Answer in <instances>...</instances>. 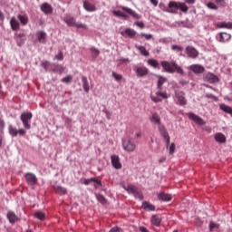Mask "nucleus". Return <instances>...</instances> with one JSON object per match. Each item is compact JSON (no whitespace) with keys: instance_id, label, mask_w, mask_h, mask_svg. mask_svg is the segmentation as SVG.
Instances as JSON below:
<instances>
[{"instance_id":"obj_1","label":"nucleus","mask_w":232,"mask_h":232,"mask_svg":"<svg viewBox=\"0 0 232 232\" xmlns=\"http://www.w3.org/2000/svg\"><path fill=\"white\" fill-rule=\"evenodd\" d=\"M161 66L167 73H175L177 72V73L184 75V70L177 64V62H170L169 63V62L163 61L161 62Z\"/></svg>"},{"instance_id":"obj_2","label":"nucleus","mask_w":232,"mask_h":232,"mask_svg":"<svg viewBox=\"0 0 232 232\" xmlns=\"http://www.w3.org/2000/svg\"><path fill=\"white\" fill-rule=\"evenodd\" d=\"M42 68L45 72H53V73H59L60 75L63 73L64 72V66L61 64L52 63L48 61L41 62Z\"/></svg>"},{"instance_id":"obj_3","label":"nucleus","mask_w":232,"mask_h":232,"mask_svg":"<svg viewBox=\"0 0 232 232\" xmlns=\"http://www.w3.org/2000/svg\"><path fill=\"white\" fill-rule=\"evenodd\" d=\"M33 117L34 115L32 114V112H23L21 114L20 119L25 130H30L32 128V125H30V121H32Z\"/></svg>"},{"instance_id":"obj_4","label":"nucleus","mask_w":232,"mask_h":232,"mask_svg":"<svg viewBox=\"0 0 232 232\" xmlns=\"http://www.w3.org/2000/svg\"><path fill=\"white\" fill-rule=\"evenodd\" d=\"M126 191L129 193H131L136 198H140V200H144V196H142V193L139 191V188L135 187L134 185H128L127 188H125Z\"/></svg>"},{"instance_id":"obj_5","label":"nucleus","mask_w":232,"mask_h":232,"mask_svg":"<svg viewBox=\"0 0 232 232\" xmlns=\"http://www.w3.org/2000/svg\"><path fill=\"white\" fill-rule=\"evenodd\" d=\"M8 131L11 137H16L17 135H20V137H24L26 135V130L24 129H19L17 130V129L12 125H9Z\"/></svg>"},{"instance_id":"obj_6","label":"nucleus","mask_w":232,"mask_h":232,"mask_svg":"<svg viewBox=\"0 0 232 232\" xmlns=\"http://www.w3.org/2000/svg\"><path fill=\"white\" fill-rule=\"evenodd\" d=\"M159 131L161 135V137H163L167 148H169V142L171 140V138L169 137V133H168V130H166V127H164V125H161L159 127Z\"/></svg>"},{"instance_id":"obj_7","label":"nucleus","mask_w":232,"mask_h":232,"mask_svg":"<svg viewBox=\"0 0 232 232\" xmlns=\"http://www.w3.org/2000/svg\"><path fill=\"white\" fill-rule=\"evenodd\" d=\"M188 117L190 121H193L198 126H206V121L202 118H200V116L193 112H188Z\"/></svg>"},{"instance_id":"obj_8","label":"nucleus","mask_w":232,"mask_h":232,"mask_svg":"<svg viewBox=\"0 0 232 232\" xmlns=\"http://www.w3.org/2000/svg\"><path fill=\"white\" fill-rule=\"evenodd\" d=\"M185 52L189 59H197L198 57V51L191 45H188Z\"/></svg>"},{"instance_id":"obj_9","label":"nucleus","mask_w":232,"mask_h":232,"mask_svg":"<svg viewBox=\"0 0 232 232\" xmlns=\"http://www.w3.org/2000/svg\"><path fill=\"white\" fill-rule=\"evenodd\" d=\"M122 147H123V150H125V151H129V152H131V151H135V144L133 142H131L130 140H122Z\"/></svg>"},{"instance_id":"obj_10","label":"nucleus","mask_w":232,"mask_h":232,"mask_svg":"<svg viewBox=\"0 0 232 232\" xmlns=\"http://www.w3.org/2000/svg\"><path fill=\"white\" fill-rule=\"evenodd\" d=\"M24 178L29 186H35V184H37V177L35 174L28 172L24 175Z\"/></svg>"},{"instance_id":"obj_11","label":"nucleus","mask_w":232,"mask_h":232,"mask_svg":"<svg viewBox=\"0 0 232 232\" xmlns=\"http://www.w3.org/2000/svg\"><path fill=\"white\" fill-rule=\"evenodd\" d=\"M112 168L115 169H122V164L121 163V159L117 155L111 156Z\"/></svg>"},{"instance_id":"obj_12","label":"nucleus","mask_w":232,"mask_h":232,"mask_svg":"<svg viewBox=\"0 0 232 232\" xmlns=\"http://www.w3.org/2000/svg\"><path fill=\"white\" fill-rule=\"evenodd\" d=\"M184 95H186V92L182 91L178 93L176 92V98L178 99L179 106H186V104H188V100H186V97H184Z\"/></svg>"},{"instance_id":"obj_13","label":"nucleus","mask_w":232,"mask_h":232,"mask_svg":"<svg viewBox=\"0 0 232 232\" xmlns=\"http://www.w3.org/2000/svg\"><path fill=\"white\" fill-rule=\"evenodd\" d=\"M134 72H136L137 77H146L150 73V70L146 67H135Z\"/></svg>"},{"instance_id":"obj_14","label":"nucleus","mask_w":232,"mask_h":232,"mask_svg":"<svg viewBox=\"0 0 232 232\" xmlns=\"http://www.w3.org/2000/svg\"><path fill=\"white\" fill-rule=\"evenodd\" d=\"M121 10H123V12H126L127 14H129V15H131V17H133V19H141L142 15L137 14L135 11H133L132 9L126 7V6H122Z\"/></svg>"},{"instance_id":"obj_15","label":"nucleus","mask_w":232,"mask_h":232,"mask_svg":"<svg viewBox=\"0 0 232 232\" xmlns=\"http://www.w3.org/2000/svg\"><path fill=\"white\" fill-rule=\"evenodd\" d=\"M7 218L10 222V224H14L16 222H19L20 218L19 217H17V215H15V212L9 210L7 212Z\"/></svg>"},{"instance_id":"obj_16","label":"nucleus","mask_w":232,"mask_h":232,"mask_svg":"<svg viewBox=\"0 0 232 232\" xmlns=\"http://www.w3.org/2000/svg\"><path fill=\"white\" fill-rule=\"evenodd\" d=\"M179 2L170 1L169 3V14H178Z\"/></svg>"},{"instance_id":"obj_17","label":"nucleus","mask_w":232,"mask_h":232,"mask_svg":"<svg viewBox=\"0 0 232 232\" xmlns=\"http://www.w3.org/2000/svg\"><path fill=\"white\" fill-rule=\"evenodd\" d=\"M121 35L123 37H130V39H133V37H135V35H137V32H135V30L131 29V28H127L124 31L121 32Z\"/></svg>"},{"instance_id":"obj_18","label":"nucleus","mask_w":232,"mask_h":232,"mask_svg":"<svg viewBox=\"0 0 232 232\" xmlns=\"http://www.w3.org/2000/svg\"><path fill=\"white\" fill-rule=\"evenodd\" d=\"M205 79L208 82H209L210 84H214L215 82H218L219 79L218 76L208 72L206 76Z\"/></svg>"},{"instance_id":"obj_19","label":"nucleus","mask_w":232,"mask_h":232,"mask_svg":"<svg viewBox=\"0 0 232 232\" xmlns=\"http://www.w3.org/2000/svg\"><path fill=\"white\" fill-rule=\"evenodd\" d=\"M41 10L42 12H44V14H53V7H52L48 3H44L41 5Z\"/></svg>"},{"instance_id":"obj_20","label":"nucleus","mask_w":232,"mask_h":232,"mask_svg":"<svg viewBox=\"0 0 232 232\" xmlns=\"http://www.w3.org/2000/svg\"><path fill=\"white\" fill-rule=\"evenodd\" d=\"M190 70L194 73H204V72H206V69L204 68V66L199 64L191 65Z\"/></svg>"},{"instance_id":"obj_21","label":"nucleus","mask_w":232,"mask_h":232,"mask_svg":"<svg viewBox=\"0 0 232 232\" xmlns=\"http://www.w3.org/2000/svg\"><path fill=\"white\" fill-rule=\"evenodd\" d=\"M10 25H11L13 32H17V30H19L21 28V24H19L17 19H15V17L11 18Z\"/></svg>"},{"instance_id":"obj_22","label":"nucleus","mask_w":232,"mask_h":232,"mask_svg":"<svg viewBox=\"0 0 232 232\" xmlns=\"http://www.w3.org/2000/svg\"><path fill=\"white\" fill-rule=\"evenodd\" d=\"M83 8L87 11V12H95V10H97V7L91 4L90 2L84 0L83 1Z\"/></svg>"},{"instance_id":"obj_23","label":"nucleus","mask_w":232,"mask_h":232,"mask_svg":"<svg viewBox=\"0 0 232 232\" xmlns=\"http://www.w3.org/2000/svg\"><path fill=\"white\" fill-rule=\"evenodd\" d=\"M231 40V34L227 33H219V43H227Z\"/></svg>"},{"instance_id":"obj_24","label":"nucleus","mask_w":232,"mask_h":232,"mask_svg":"<svg viewBox=\"0 0 232 232\" xmlns=\"http://www.w3.org/2000/svg\"><path fill=\"white\" fill-rule=\"evenodd\" d=\"M158 200H161V202H169V200H171V195L161 192L158 194Z\"/></svg>"},{"instance_id":"obj_25","label":"nucleus","mask_w":232,"mask_h":232,"mask_svg":"<svg viewBox=\"0 0 232 232\" xmlns=\"http://www.w3.org/2000/svg\"><path fill=\"white\" fill-rule=\"evenodd\" d=\"M156 77H158V83H157V88L158 90H162V85L164 84V82H168V78L161 76V75H156Z\"/></svg>"},{"instance_id":"obj_26","label":"nucleus","mask_w":232,"mask_h":232,"mask_svg":"<svg viewBox=\"0 0 232 232\" xmlns=\"http://www.w3.org/2000/svg\"><path fill=\"white\" fill-rule=\"evenodd\" d=\"M36 35L38 41L42 43V44H44V43H46V34L44 33V31H38L36 33Z\"/></svg>"},{"instance_id":"obj_27","label":"nucleus","mask_w":232,"mask_h":232,"mask_svg":"<svg viewBox=\"0 0 232 232\" xmlns=\"http://www.w3.org/2000/svg\"><path fill=\"white\" fill-rule=\"evenodd\" d=\"M82 88L85 93L90 92V83L88 82V78L86 76H82Z\"/></svg>"},{"instance_id":"obj_28","label":"nucleus","mask_w":232,"mask_h":232,"mask_svg":"<svg viewBox=\"0 0 232 232\" xmlns=\"http://www.w3.org/2000/svg\"><path fill=\"white\" fill-rule=\"evenodd\" d=\"M215 140L219 144H226V136L220 132L215 134Z\"/></svg>"},{"instance_id":"obj_29","label":"nucleus","mask_w":232,"mask_h":232,"mask_svg":"<svg viewBox=\"0 0 232 232\" xmlns=\"http://www.w3.org/2000/svg\"><path fill=\"white\" fill-rule=\"evenodd\" d=\"M142 208L145 211H155V205H153L148 201H144L142 203Z\"/></svg>"},{"instance_id":"obj_30","label":"nucleus","mask_w":232,"mask_h":232,"mask_svg":"<svg viewBox=\"0 0 232 232\" xmlns=\"http://www.w3.org/2000/svg\"><path fill=\"white\" fill-rule=\"evenodd\" d=\"M53 189L58 195H66L68 193V190L62 186H53Z\"/></svg>"},{"instance_id":"obj_31","label":"nucleus","mask_w":232,"mask_h":232,"mask_svg":"<svg viewBox=\"0 0 232 232\" xmlns=\"http://www.w3.org/2000/svg\"><path fill=\"white\" fill-rule=\"evenodd\" d=\"M160 222H162V218L159 217V215H153L151 217V223L153 226L159 227V226H160Z\"/></svg>"},{"instance_id":"obj_32","label":"nucleus","mask_w":232,"mask_h":232,"mask_svg":"<svg viewBox=\"0 0 232 232\" xmlns=\"http://www.w3.org/2000/svg\"><path fill=\"white\" fill-rule=\"evenodd\" d=\"M63 21L68 26H75V18L72 16H65Z\"/></svg>"},{"instance_id":"obj_33","label":"nucleus","mask_w":232,"mask_h":232,"mask_svg":"<svg viewBox=\"0 0 232 232\" xmlns=\"http://www.w3.org/2000/svg\"><path fill=\"white\" fill-rule=\"evenodd\" d=\"M151 122H154V124H158L160 126V116L157 112L152 113V116L150 118Z\"/></svg>"},{"instance_id":"obj_34","label":"nucleus","mask_w":232,"mask_h":232,"mask_svg":"<svg viewBox=\"0 0 232 232\" xmlns=\"http://www.w3.org/2000/svg\"><path fill=\"white\" fill-rule=\"evenodd\" d=\"M136 48H137V50L140 51L141 55H144V57L150 56V52H148V50H146V47H144L142 45H136Z\"/></svg>"},{"instance_id":"obj_35","label":"nucleus","mask_w":232,"mask_h":232,"mask_svg":"<svg viewBox=\"0 0 232 232\" xmlns=\"http://www.w3.org/2000/svg\"><path fill=\"white\" fill-rule=\"evenodd\" d=\"M23 37H26L24 34H19L16 35V43L18 46H23L24 44V39Z\"/></svg>"},{"instance_id":"obj_36","label":"nucleus","mask_w":232,"mask_h":232,"mask_svg":"<svg viewBox=\"0 0 232 232\" xmlns=\"http://www.w3.org/2000/svg\"><path fill=\"white\" fill-rule=\"evenodd\" d=\"M220 110H222V111H225V113H229L230 115H232V108L229 107L228 105H226L225 103H221L219 105Z\"/></svg>"},{"instance_id":"obj_37","label":"nucleus","mask_w":232,"mask_h":232,"mask_svg":"<svg viewBox=\"0 0 232 232\" xmlns=\"http://www.w3.org/2000/svg\"><path fill=\"white\" fill-rule=\"evenodd\" d=\"M218 28H228L229 30L232 29V23L231 22H228V23H226V22H220L217 24Z\"/></svg>"},{"instance_id":"obj_38","label":"nucleus","mask_w":232,"mask_h":232,"mask_svg":"<svg viewBox=\"0 0 232 232\" xmlns=\"http://www.w3.org/2000/svg\"><path fill=\"white\" fill-rule=\"evenodd\" d=\"M17 17H18L21 24H23V26H26V24H28V21H29L28 16L23 15V14H18Z\"/></svg>"},{"instance_id":"obj_39","label":"nucleus","mask_w":232,"mask_h":232,"mask_svg":"<svg viewBox=\"0 0 232 232\" xmlns=\"http://www.w3.org/2000/svg\"><path fill=\"white\" fill-rule=\"evenodd\" d=\"M179 10L182 11L183 14H188V10H189V7H188L185 3L179 2Z\"/></svg>"},{"instance_id":"obj_40","label":"nucleus","mask_w":232,"mask_h":232,"mask_svg":"<svg viewBox=\"0 0 232 232\" xmlns=\"http://www.w3.org/2000/svg\"><path fill=\"white\" fill-rule=\"evenodd\" d=\"M35 218H38V220H45L46 215L44 212L37 211L34 213Z\"/></svg>"},{"instance_id":"obj_41","label":"nucleus","mask_w":232,"mask_h":232,"mask_svg":"<svg viewBox=\"0 0 232 232\" xmlns=\"http://www.w3.org/2000/svg\"><path fill=\"white\" fill-rule=\"evenodd\" d=\"M148 64H150V66H152V68H159V62L155 59H149Z\"/></svg>"},{"instance_id":"obj_42","label":"nucleus","mask_w":232,"mask_h":232,"mask_svg":"<svg viewBox=\"0 0 232 232\" xmlns=\"http://www.w3.org/2000/svg\"><path fill=\"white\" fill-rule=\"evenodd\" d=\"M73 80V77L72 75H67L64 78H63V82H65V84H70L72 81Z\"/></svg>"},{"instance_id":"obj_43","label":"nucleus","mask_w":232,"mask_h":232,"mask_svg":"<svg viewBox=\"0 0 232 232\" xmlns=\"http://www.w3.org/2000/svg\"><path fill=\"white\" fill-rule=\"evenodd\" d=\"M207 6L210 10H218V6L217 5H215V3H213V2L208 3Z\"/></svg>"},{"instance_id":"obj_44","label":"nucleus","mask_w":232,"mask_h":232,"mask_svg":"<svg viewBox=\"0 0 232 232\" xmlns=\"http://www.w3.org/2000/svg\"><path fill=\"white\" fill-rule=\"evenodd\" d=\"M112 77L115 79V81L119 82V81H122V75L112 72Z\"/></svg>"},{"instance_id":"obj_45","label":"nucleus","mask_w":232,"mask_h":232,"mask_svg":"<svg viewBox=\"0 0 232 232\" xmlns=\"http://www.w3.org/2000/svg\"><path fill=\"white\" fill-rule=\"evenodd\" d=\"M92 182H95V178H91V179H85L83 180V184L85 186H90V184H92Z\"/></svg>"},{"instance_id":"obj_46","label":"nucleus","mask_w":232,"mask_h":232,"mask_svg":"<svg viewBox=\"0 0 232 232\" xmlns=\"http://www.w3.org/2000/svg\"><path fill=\"white\" fill-rule=\"evenodd\" d=\"M97 200L100 201L101 204H106V198L101 194L97 196Z\"/></svg>"},{"instance_id":"obj_47","label":"nucleus","mask_w":232,"mask_h":232,"mask_svg":"<svg viewBox=\"0 0 232 232\" xmlns=\"http://www.w3.org/2000/svg\"><path fill=\"white\" fill-rule=\"evenodd\" d=\"M213 229H218V224H217V223L211 221V222L209 223V230H210V231H213Z\"/></svg>"},{"instance_id":"obj_48","label":"nucleus","mask_w":232,"mask_h":232,"mask_svg":"<svg viewBox=\"0 0 232 232\" xmlns=\"http://www.w3.org/2000/svg\"><path fill=\"white\" fill-rule=\"evenodd\" d=\"M91 52L93 53L94 57H99V53H101V51L95 47L91 48Z\"/></svg>"},{"instance_id":"obj_49","label":"nucleus","mask_w":232,"mask_h":232,"mask_svg":"<svg viewBox=\"0 0 232 232\" xmlns=\"http://www.w3.org/2000/svg\"><path fill=\"white\" fill-rule=\"evenodd\" d=\"M171 50H174V52H182L184 47L179 45H171Z\"/></svg>"},{"instance_id":"obj_50","label":"nucleus","mask_w":232,"mask_h":232,"mask_svg":"<svg viewBox=\"0 0 232 232\" xmlns=\"http://www.w3.org/2000/svg\"><path fill=\"white\" fill-rule=\"evenodd\" d=\"M160 10H163V12H168L169 13V5H168V7H167L164 3H160Z\"/></svg>"},{"instance_id":"obj_51","label":"nucleus","mask_w":232,"mask_h":232,"mask_svg":"<svg viewBox=\"0 0 232 232\" xmlns=\"http://www.w3.org/2000/svg\"><path fill=\"white\" fill-rule=\"evenodd\" d=\"M176 146L175 143H171L169 149V155H173L175 153Z\"/></svg>"},{"instance_id":"obj_52","label":"nucleus","mask_w":232,"mask_h":232,"mask_svg":"<svg viewBox=\"0 0 232 232\" xmlns=\"http://www.w3.org/2000/svg\"><path fill=\"white\" fill-rule=\"evenodd\" d=\"M206 98L207 99H212L213 101H218V97H217V96H215V95H213V94H211V93H207L206 94Z\"/></svg>"},{"instance_id":"obj_53","label":"nucleus","mask_w":232,"mask_h":232,"mask_svg":"<svg viewBox=\"0 0 232 232\" xmlns=\"http://www.w3.org/2000/svg\"><path fill=\"white\" fill-rule=\"evenodd\" d=\"M54 59H57V61H63V59H64V54H63V52H60L54 56Z\"/></svg>"},{"instance_id":"obj_54","label":"nucleus","mask_w":232,"mask_h":232,"mask_svg":"<svg viewBox=\"0 0 232 232\" xmlns=\"http://www.w3.org/2000/svg\"><path fill=\"white\" fill-rule=\"evenodd\" d=\"M156 95H158V97H162V99H168V93L166 92H156Z\"/></svg>"},{"instance_id":"obj_55","label":"nucleus","mask_w":232,"mask_h":232,"mask_svg":"<svg viewBox=\"0 0 232 232\" xmlns=\"http://www.w3.org/2000/svg\"><path fill=\"white\" fill-rule=\"evenodd\" d=\"M5 130V120L0 118V133H3Z\"/></svg>"},{"instance_id":"obj_56","label":"nucleus","mask_w":232,"mask_h":232,"mask_svg":"<svg viewBox=\"0 0 232 232\" xmlns=\"http://www.w3.org/2000/svg\"><path fill=\"white\" fill-rule=\"evenodd\" d=\"M134 24L140 28L141 30L145 28L144 22H135Z\"/></svg>"},{"instance_id":"obj_57","label":"nucleus","mask_w":232,"mask_h":232,"mask_svg":"<svg viewBox=\"0 0 232 232\" xmlns=\"http://www.w3.org/2000/svg\"><path fill=\"white\" fill-rule=\"evenodd\" d=\"M140 35H141V37H145V39H146L147 41H150V39H152V38H153V35H152V34H144V33H141Z\"/></svg>"},{"instance_id":"obj_58","label":"nucleus","mask_w":232,"mask_h":232,"mask_svg":"<svg viewBox=\"0 0 232 232\" xmlns=\"http://www.w3.org/2000/svg\"><path fill=\"white\" fill-rule=\"evenodd\" d=\"M219 6L226 7V0H215Z\"/></svg>"},{"instance_id":"obj_59","label":"nucleus","mask_w":232,"mask_h":232,"mask_svg":"<svg viewBox=\"0 0 232 232\" xmlns=\"http://www.w3.org/2000/svg\"><path fill=\"white\" fill-rule=\"evenodd\" d=\"M103 113L106 114V118L108 119V121L111 119V113H110L108 110L104 109Z\"/></svg>"},{"instance_id":"obj_60","label":"nucleus","mask_w":232,"mask_h":232,"mask_svg":"<svg viewBox=\"0 0 232 232\" xmlns=\"http://www.w3.org/2000/svg\"><path fill=\"white\" fill-rule=\"evenodd\" d=\"M109 232H122V228L119 227H114Z\"/></svg>"},{"instance_id":"obj_61","label":"nucleus","mask_w":232,"mask_h":232,"mask_svg":"<svg viewBox=\"0 0 232 232\" xmlns=\"http://www.w3.org/2000/svg\"><path fill=\"white\" fill-rule=\"evenodd\" d=\"M113 15H115L116 17H122V12L117 10V11H113L112 12Z\"/></svg>"},{"instance_id":"obj_62","label":"nucleus","mask_w":232,"mask_h":232,"mask_svg":"<svg viewBox=\"0 0 232 232\" xmlns=\"http://www.w3.org/2000/svg\"><path fill=\"white\" fill-rule=\"evenodd\" d=\"M151 101H153V102H162V99L155 96L151 97Z\"/></svg>"},{"instance_id":"obj_63","label":"nucleus","mask_w":232,"mask_h":232,"mask_svg":"<svg viewBox=\"0 0 232 232\" xmlns=\"http://www.w3.org/2000/svg\"><path fill=\"white\" fill-rule=\"evenodd\" d=\"M93 182H94V184H97V186H100L101 188H102V181H101L95 178V181H93Z\"/></svg>"},{"instance_id":"obj_64","label":"nucleus","mask_w":232,"mask_h":232,"mask_svg":"<svg viewBox=\"0 0 232 232\" xmlns=\"http://www.w3.org/2000/svg\"><path fill=\"white\" fill-rule=\"evenodd\" d=\"M74 26H75L76 28H86V25H84V24H77V23H75Z\"/></svg>"}]
</instances>
